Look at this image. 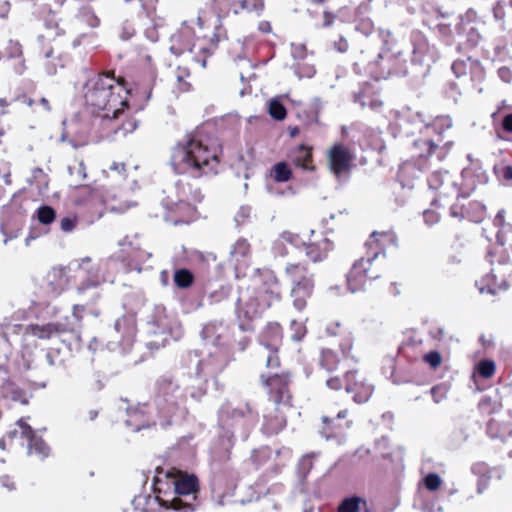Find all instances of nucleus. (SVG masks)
<instances>
[{"label": "nucleus", "mask_w": 512, "mask_h": 512, "mask_svg": "<svg viewBox=\"0 0 512 512\" xmlns=\"http://www.w3.org/2000/svg\"><path fill=\"white\" fill-rule=\"evenodd\" d=\"M131 86L122 75L115 70H104L90 77L84 85L85 105L93 113L106 112L104 118L118 120L129 108L127 95Z\"/></svg>", "instance_id": "f257e3e1"}, {"label": "nucleus", "mask_w": 512, "mask_h": 512, "mask_svg": "<svg viewBox=\"0 0 512 512\" xmlns=\"http://www.w3.org/2000/svg\"><path fill=\"white\" fill-rule=\"evenodd\" d=\"M281 300L282 288L275 273L270 269H256L237 300L236 314L242 322L240 328L244 331L252 329L250 324Z\"/></svg>", "instance_id": "f03ea898"}, {"label": "nucleus", "mask_w": 512, "mask_h": 512, "mask_svg": "<svg viewBox=\"0 0 512 512\" xmlns=\"http://www.w3.org/2000/svg\"><path fill=\"white\" fill-rule=\"evenodd\" d=\"M221 147L208 136L196 132L189 135L174 149L172 163L178 173H190L194 177L216 174L220 164Z\"/></svg>", "instance_id": "7ed1b4c3"}, {"label": "nucleus", "mask_w": 512, "mask_h": 512, "mask_svg": "<svg viewBox=\"0 0 512 512\" xmlns=\"http://www.w3.org/2000/svg\"><path fill=\"white\" fill-rule=\"evenodd\" d=\"M257 420L258 412L249 402H245L238 407H232L230 403H225L219 408L217 425L220 432L218 442L224 449L227 460L230 459L236 435L243 440H247Z\"/></svg>", "instance_id": "20e7f679"}, {"label": "nucleus", "mask_w": 512, "mask_h": 512, "mask_svg": "<svg viewBox=\"0 0 512 512\" xmlns=\"http://www.w3.org/2000/svg\"><path fill=\"white\" fill-rule=\"evenodd\" d=\"M77 277L82 279L77 286L78 293L98 287L102 282L97 269L93 267L91 259L87 257L68 266L52 267L45 276L46 290L52 297H58L68 289L72 280Z\"/></svg>", "instance_id": "39448f33"}, {"label": "nucleus", "mask_w": 512, "mask_h": 512, "mask_svg": "<svg viewBox=\"0 0 512 512\" xmlns=\"http://www.w3.org/2000/svg\"><path fill=\"white\" fill-rule=\"evenodd\" d=\"M185 395L180 386L170 377H162L157 382V395L155 406L157 418L162 426L171 424L173 417L178 413L180 405L184 403Z\"/></svg>", "instance_id": "423d86ee"}, {"label": "nucleus", "mask_w": 512, "mask_h": 512, "mask_svg": "<svg viewBox=\"0 0 512 512\" xmlns=\"http://www.w3.org/2000/svg\"><path fill=\"white\" fill-rule=\"evenodd\" d=\"M284 272L291 282L290 296L293 306L298 311H303L313 294V274L309 272L307 265L302 262L287 264Z\"/></svg>", "instance_id": "0eeeda50"}, {"label": "nucleus", "mask_w": 512, "mask_h": 512, "mask_svg": "<svg viewBox=\"0 0 512 512\" xmlns=\"http://www.w3.org/2000/svg\"><path fill=\"white\" fill-rule=\"evenodd\" d=\"M462 177L461 192L458 194L457 201L450 206V215L478 223L480 203L477 200H469L470 192L474 191L478 185V176L473 175L470 170H464Z\"/></svg>", "instance_id": "6e6552de"}, {"label": "nucleus", "mask_w": 512, "mask_h": 512, "mask_svg": "<svg viewBox=\"0 0 512 512\" xmlns=\"http://www.w3.org/2000/svg\"><path fill=\"white\" fill-rule=\"evenodd\" d=\"M174 492L176 496L172 499H162L160 496H156L159 504L165 508H172L176 511L188 512L194 509L192 502L183 500L182 497L191 498L193 501L196 500L197 493L199 492V480L191 474H180L173 481Z\"/></svg>", "instance_id": "1a4fd4ad"}, {"label": "nucleus", "mask_w": 512, "mask_h": 512, "mask_svg": "<svg viewBox=\"0 0 512 512\" xmlns=\"http://www.w3.org/2000/svg\"><path fill=\"white\" fill-rule=\"evenodd\" d=\"M382 272L383 264L367 254L355 261L347 274L348 289L353 293L364 290L368 283L380 278Z\"/></svg>", "instance_id": "9d476101"}, {"label": "nucleus", "mask_w": 512, "mask_h": 512, "mask_svg": "<svg viewBox=\"0 0 512 512\" xmlns=\"http://www.w3.org/2000/svg\"><path fill=\"white\" fill-rule=\"evenodd\" d=\"M446 121L444 118L436 119L433 124L426 126L425 132L420 137L413 141L410 148L411 160L419 169L427 167L428 160L433 154H437L439 160L444 159L446 153L443 148H439L438 143L429 137V132L435 131L438 125H442Z\"/></svg>", "instance_id": "9b49d317"}, {"label": "nucleus", "mask_w": 512, "mask_h": 512, "mask_svg": "<svg viewBox=\"0 0 512 512\" xmlns=\"http://www.w3.org/2000/svg\"><path fill=\"white\" fill-rule=\"evenodd\" d=\"M262 385L267 389L269 401L276 406L291 408L292 393L290 385L292 383V374L289 371L275 373L271 375H261Z\"/></svg>", "instance_id": "f8f14e48"}, {"label": "nucleus", "mask_w": 512, "mask_h": 512, "mask_svg": "<svg viewBox=\"0 0 512 512\" xmlns=\"http://www.w3.org/2000/svg\"><path fill=\"white\" fill-rule=\"evenodd\" d=\"M211 9L219 18L230 15L259 17L265 10V0H213Z\"/></svg>", "instance_id": "ddd939ff"}, {"label": "nucleus", "mask_w": 512, "mask_h": 512, "mask_svg": "<svg viewBox=\"0 0 512 512\" xmlns=\"http://www.w3.org/2000/svg\"><path fill=\"white\" fill-rule=\"evenodd\" d=\"M283 328L275 321L268 322L263 328L259 343L268 352L266 357V367L268 369H277L280 367L279 349L283 341Z\"/></svg>", "instance_id": "4468645a"}, {"label": "nucleus", "mask_w": 512, "mask_h": 512, "mask_svg": "<svg viewBox=\"0 0 512 512\" xmlns=\"http://www.w3.org/2000/svg\"><path fill=\"white\" fill-rule=\"evenodd\" d=\"M328 414L322 415V427L320 433L326 440L342 436L344 432L352 427L353 420L348 408L336 410L333 406L328 407Z\"/></svg>", "instance_id": "2eb2a0df"}, {"label": "nucleus", "mask_w": 512, "mask_h": 512, "mask_svg": "<svg viewBox=\"0 0 512 512\" xmlns=\"http://www.w3.org/2000/svg\"><path fill=\"white\" fill-rule=\"evenodd\" d=\"M223 38H226V34L220 23L205 25L199 19L198 31L195 32V48L198 54L211 55Z\"/></svg>", "instance_id": "dca6fc26"}, {"label": "nucleus", "mask_w": 512, "mask_h": 512, "mask_svg": "<svg viewBox=\"0 0 512 512\" xmlns=\"http://www.w3.org/2000/svg\"><path fill=\"white\" fill-rule=\"evenodd\" d=\"M25 334L36 337L40 340H50L54 337H61L66 334H76V326L65 317L60 321L48 322L45 324H29L25 326Z\"/></svg>", "instance_id": "f3484780"}, {"label": "nucleus", "mask_w": 512, "mask_h": 512, "mask_svg": "<svg viewBox=\"0 0 512 512\" xmlns=\"http://www.w3.org/2000/svg\"><path fill=\"white\" fill-rule=\"evenodd\" d=\"M354 159L352 150L343 143H335L327 151L329 169L336 177L349 173Z\"/></svg>", "instance_id": "a211bd4d"}, {"label": "nucleus", "mask_w": 512, "mask_h": 512, "mask_svg": "<svg viewBox=\"0 0 512 512\" xmlns=\"http://www.w3.org/2000/svg\"><path fill=\"white\" fill-rule=\"evenodd\" d=\"M428 186L436 192V197L432 200V207L444 206V201L450 196L458 194V189L452 181L448 171H435L428 177Z\"/></svg>", "instance_id": "6ab92c4d"}, {"label": "nucleus", "mask_w": 512, "mask_h": 512, "mask_svg": "<svg viewBox=\"0 0 512 512\" xmlns=\"http://www.w3.org/2000/svg\"><path fill=\"white\" fill-rule=\"evenodd\" d=\"M344 379L345 390L348 394L352 395L354 402L363 404L370 399L374 388L357 370H348L344 375Z\"/></svg>", "instance_id": "aec40b11"}, {"label": "nucleus", "mask_w": 512, "mask_h": 512, "mask_svg": "<svg viewBox=\"0 0 512 512\" xmlns=\"http://www.w3.org/2000/svg\"><path fill=\"white\" fill-rule=\"evenodd\" d=\"M154 407L150 404H138L135 407L127 409V418L125 423L133 431H140L156 425L157 416L153 414Z\"/></svg>", "instance_id": "412c9836"}, {"label": "nucleus", "mask_w": 512, "mask_h": 512, "mask_svg": "<svg viewBox=\"0 0 512 512\" xmlns=\"http://www.w3.org/2000/svg\"><path fill=\"white\" fill-rule=\"evenodd\" d=\"M306 256L314 263L321 262L333 250V242L323 233L311 231L308 241L303 243Z\"/></svg>", "instance_id": "4be33fe9"}, {"label": "nucleus", "mask_w": 512, "mask_h": 512, "mask_svg": "<svg viewBox=\"0 0 512 512\" xmlns=\"http://www.w3.org/2000/svg\"><path fill=\"white\" fill-rule=\"evenodd\" d=\"M397 245V235L393 230L374 231L365 243L367 254H370L377 260H379L380 255L385 256L386 249L396 247Z\"/></svg>", "instance_id": "5701e85b"}, {"label": "nucleus", "mask_w": 512, "mask_h": 512, "mask_svg": "<svg viewBox=\"0 0 512 512\" xmlns=\"http://www.w3.org/2000/svg\"><path fill=\"white\" fill-rule=\"evenodd\" d=\"M164 218L173 225L190 223L196 215V208L188 201L180 200L166 204Z\"/></svg>", "instance_id": "b1692460"}, {"label": "nucleus", "mask_w": 512, "mask_h": 512, "mask_svg": "<svg viewBox=\"0 0 512 512\" xmlns=\"http://www.w3.org/2000/svg\"><path fill=\"white\" fill-rule=\"evenodd\" d=\"M170 41V50L177 56L185 52H191L195 55L198 54L195 48V31L190 26L182 25L181 28L172 35Z\"/></svg>", "instance_id": "393cba45"}, {"label": "nucleus", "mask_w": 512, "mask_h": 512, "mask_svg": "<svg viewBox=\"0 0 512 512\" xmlns=\"http://www.w3.org/2000/svg\"><path fill=\"white\" fill-rule=\"evenodd\" d=\"M227 360L220 353H210L201 359L196 367V375L200 378L217 377L227 367Z\"/></svg>", "instance_id": "a878e982"}, {"label": "nucleus", "mask_w": 512, "mask_h": 512, "mask_svg": "<svg viewBox=\"0 0 512 512\" xmlns=\"http://www.w3.org/2000/svg\"><path fill=\"white\" fill-rule=\"evenodd\" d=\"M77 205L97 210L105 205V193L101 187L80 185L77 188Z\"/></svg>", "instance_id": "bb28decb"}, {"label": "nucleus", "mask_w": 512, "mask_h": 512, "mask_svg": "<svg viewBox=\"0 0 512 512\" xmlns=\"http://www.w3.org/2000/svg\"><path fill=\"white\" fill-rule=\"evenodd\" d=\"M287 407L276 406L270 411H266L263 415L262 432L267 436L277 435L287 425V418L285 415Z\"/></svg>", "instance_id": "cd10ccee"}, {"label": "nucleus", "mask_w": 512, "mask_h": 512, "mask_svg": "<svg viewBox=\"0 0 512 512\" xmlns=\"http://www.w3.org/2000/svg\"><path fill=\"white\" fill-rule=\"evenodd\" d=\"M21 428L22 437L28 441V452L41 458L48 457L50 448L41 436H38L35 430L22 419L18 421Z\"/></svg>", "instance_id": "c85d7f7f"}, {"label": "nucleus", "mask_w": 512, "mask_h": 512, "mask_svg": "<svg viewBox=\"0 0 512 512\" xmlns=\"http://www.w3.org/2000/svg\"><path fill=\"white\" fill-rule=\"evenodd\" d=\"M328 3L329 0H306L307 14L313 19L322 16V28L330 27L337 18V14L329 8Z\"/></svg>", "instance_id": "c756f323"}, {"label": "nucleus", "mask_w": 512, "mask_h": 512, "mask_svg": "<svg viewBox=\"0 0 512 512\" xmlns=\"http://www.w3.org/2000/svg\"><path fill=\"white\" fill-rule=\"evenodd\" d=\"M63 37L64 36L55 34L53 31H43L36 39L38 53L45 58L53 57L55 50L61 48Z\"/></svg>", "instance_id": "7c9ffc66"}, {"label": "nucleus", "mask_w": 512, "mask_h": 512, "mask_svg": "<svg viewBox=\"0 0 512 512\" xmlns=\"http://www.w3.org/2000/svg\"><path fill=\"white\" fill-rule=\"evenodd\" d=\"M354 101L359 103L362 108L368 107L374 111H378L383 106L379 95L369 83H365L359 92L354 95Z\"/></svg>", "instance_id": "2f4dec72"}, {"label": "nucleus", "mask_w": 512, "mask_h": 512, "mask_svg": "<svg viewBox=\"0 0 512 512\" xmlns=\"http://www.w3.org/2000/svg\"><path fill=\"white\" fill-rule=\"evenodd\" d=\"M291 161L294 166L303 170L314 171L312 147L304 144L298 145L291 151Z\"/></svg>", "instance_id": "473e14b6"}, {"label": "nucleus", "mask_w": 512, "mask_h": 512, "mask_svg": "<svg viewBox=\"0 0 512 512\" xmlns=\"http://www.w3.org/2000/svg\"><path fill=\"white\" fill-rule=\"evenodd\" d=\"M156 81V71L148 68L141 72L135 80V88L144 100H149Z\"/></svg>", "instance_id": "72a5a7b5"}, {"label": "nucleus", "mask_w": 512, "mask_h": 512, "mask_svg": "<svg viewBox=\"0 0 512 512\" xmlns=\"http://www.w3.org/2000/svg\"><path fill=\"white\" fill-rule=\"evenodd\" d=\"M1 390L5 399L21 405L29 404L28 393L14 382L7 381L3 384Z\"/></svg>", "instance_id": "f704fd0d"}, {"label": "nucleus", "mask_w": 512, "mask_h": 512, "mask_svg": "<svg viewBox=\"0 0 512 512\" xmlns=\"http://www.w3.org/2000/svg\"><path fill=\"white\" fill-rule=\"evenodd\" d=\"M369 512L367 502L361 497L352 496L345 498L338 506L337 512Z\"/></svg>", "instance_id": "c9c22d12"}, {"label": "nucleus", "mask_w": 512, "mask_h": 512, "mask_svg": "<svg viewBox=\"0 0 512 512\" xmlns=\"http://www.w3.org/2000/svg\"><path fill=\"white\" fill-rule=\"evenodd\" d=\"M341 359L339 355L332 349H322L319 363L322 368L328 372L336 371L339 367Z\"/></svg>", "instance_id": "e433bc0d"}, {"label": "nucleus", "mask_w": 512, "mask_h": 512, "mask_svg": "<svg viewBox=\"0 0 512 512\" xmlns=\"http://www.w3.org/2000/svg\"><path fill=\"white\" fill-rule=\"evenodd\" d=\"M293 176L289 165L284 162H277L270 170V177L277 183L289 181Z\"/></svg>", "instance_id": "4c0bfd02"}, {"label": "nucleus", "mask_w": 512, "mask_h": 512, "mask_svg": "<svg viewBox=\"0 0 512 512\" xmlns=\"http://www.w3.org/2000/svg\"><path fill=\"white\" fill-rule=\"evenodd\" d=\"M173 281L178 288L186 289L193 285L195 277L189 269L180 268L175 270Z\"/></svg>", "instance_id": "58836bf2"}, {"label": "nucleus", "mask_w": 512, "mask_h": 512, "mask_svg": "<svg viewBox=\"0 0 512 512\" xmlns=\"http://www.w3.org/2000/svg\"><path fill=\"white\" fill-rule=\"evenodd\" d=\"M77 17L82 23L88 25L91 28H95L100 24V19L97 17L94 10L89 6L81 7Z\"/></svg>", "instance_id": "ea45409f"}, {"label": "nucleus", "mask_w": 512, "mask_h": 512, "mask_svg": "<svg viewBox=\"0 0 512 512\" xmlns=\"http://www.w3.org/2000/svg\"><path fill=\"white\" fill-rule=\"evenodd\" d=\"M87 311V308L83 304H74L71 308V315L73 318V321L70 319V321L76 326L77 333L71 334L72 336L79 337L80 330L82 328V322L84 319V315Z\"/></svg>", "instance_id": "a19ab883"}, {"label": "nucleus", "mask_w": 512, "mask_h": 512, "mask_svg": "<svg viewBox=\"0 0 512 512\" xmlns=\"http://www.w3.org/2000/svg\"><path fill=\"white\" fill-rule=\"evenodd\" d=\"M268 112L269 115L277 121H282L287 116V110L285 106L277 99H272L269 102Z\"/></svg>", "instance_id": "79ce46f5"}, {"label": "nucleus", "mask_w": 512, "mask_h": 512, "mask_svg": "<svg viewBox=\"0 0 512 512\" xmlns=\"http://www.w3.org/2000/svg\"><path fill=\"white\" fill-rule=\"evenodd\" d=\"M56 218L55 210L48 205L40 206L37 209V219L43 225H49L54 222Z\"/></svg>", "instance_id": "37998d69"}, {"label": "nucleus", "mask_w": 512, "mask_h": 512, "mask_svg": "<svg viewBox=\"0 0 512 512\" xmlns=\"http://www.w3.org/2000/svg\"><path fill=\"white\" fill-rule=\"evenodd\" d=\"M44 31H53L57 35L65 36L66 32L63 28L60 27L56 15L54 12L50 11L45 19H44Z\"/></svg>", "instance_id": "c03bdc74"}, {"label": "nucleus", "mask_w": 512, "mask_h": 512, "mask_svg": "<svg viewBox=\"0 0 512 512\" xmlns=\"http://www.w3.org/2000/svg\"><path fill=\"white\" fill-rule=\"evenodd\" d=\"M279 239L284 242L285 244H290L295 247H299L300 245H303L304 241H302L299 234L291 232V231H283Z\"/></svg>", "instance_id": "a18cd8bd"}, {"label": "nucleus", "mask_w": 512, "mask_h": 512, "mask_svg": "<svg viewBox=\"0 0 512 512\" xmlns=\"http://www.w3.org/2000/svg\"><path fill=\"white\" fill-rule=\"evenodd\" d=\"M399 55H400V52H394L393 49L389 46L388 40H385L384 46H383L381 52L379 53L378 58L380 61L393 60L394 62H398Z\"/></svg>", "instance_id": "49530a36"}, {"label": "nucleus", "mask_w": 512, "mask_h": 512, "mask_svg": "<svg viewBox=\"0 0 512 512\" xmlns=\"http://www.w3.org/2000/svg\"><path fill=\"white\" fill-rule=\"evenodd\" d=\"M431 395L435 403L442 402L448 393V386L445 383H440L431 388Z\"/></svg>", "instance_id": "de8ad7c7"}, {"label": "nucleus", "mask_w": 512, "mask_h": 512, "mask_svg": "<svg viewBox=\"0 0 512 512\" xmlns=\"http://www.w3.org/2000/svg\"><path fill=\"white\" fill-rule=\"evenodd\" d=\"M423 361L432 369H437L442 363V356L438 351L432 350L423 356Z\"/></svg>", "instance_id": "09e8293b"}, {"label": "nucleus", "mask_w": 512, "mask_h": 512, "mask_svg": "<svg viewBox=\"0 0 512 512\" xmlns=\"http://www.w3.org/2000/svg\"><path fill=\"white\" fill-rule=\"evenodd\" d=\"M442 480L436 473H429L424 478V485L429 491H436L440 488Z\"/></svg>", "instance_id": "8fccbe9b"}, {"label": "nucleus", "mask_w": 512, "mask_h": 512, "mask_svg": "<svg viewBox=\"0 0 512 512\" xmlns=\"http://www.w3.org/2000/svg\"><path fill=\"white\" fill-rule=\"evenodd\" d=\"M6 54L9 58L19 59L22 57L23 50L22 46L18 41L10 40L5 49Z\"/></svg>", "instance_id": "3c124183"}, {"label": "nucleus", "mask_w": 512, "mask_h": 512, "mask_svg": "<svg viewBox=\"0 0 512 512\" xmlns=\"http://www.w3.org/2000/svg\"><path fill=\"white\" fill-rule=\"evenodd\" d=\"M291 329L294 331L292 334V339L294 341H300L306 334V327L303 325V323L298 322L296 320H292L290 323Z\"/></svg>", "instance_id": "603ef678"}, {"label": "nucleus", "mask_w": 512, "mask_h": 512, "mask_svg": "<svg viewBox=\"0 0 512 512\" xmlns=\"http://www.w3.org/2000/svg\"><path fill=\"white\" fill-rule=\"evenodd\" d=\"M423 218L428 226H433L440 221V214L434 208H429L424 210Z\"/></svg>", "instance_id": "864d4df0"}, {"label": "nucleus", "mask_w": 512, "mask_h": 512, "mask_svg": "<svg viewBox=\"0 0 512 512\" xmlns=\"http://www.w3.org/2000/svg\"><path fill=\"white\" fill-rule=\"evenodd\" d=\"M77 222L76 216L64 217L60 221V228L63 232H71L76 227Z\"/></svg>", "instance_id": "5fc2aeb1"}, {"label": "nucleus", "mask_w": 512, "mask_h": 512, "mask_svg": "<svg viewBox=\"0 0 512 512\" xmlns=\"http://www.w3.org/2000/svg\"><path fill=\"white\" fill-rule=\"evenodd\" d=\"M250 244L245 239L238 240L234 245V253L240 256H246L249 254Z\"/></svg>", "instance_id": "6e6d98bb"}, {"label": "nucleus", "mask_w": 512, "mask_h": 512, "mask_svg": "<svg viewBox=\"0 0 512 512\" xmlns=\"http://www.w3.org/2000/svg\"><path fill=\"white\" fill-rule=\"evenodd\" d=\"M137 128V121L133 118L126 119L123 121L117 128H115V131L121 130L124 134L131 133Z\"/></svg>", "instance_id": "4d7b16f0"}, {"label": "nucleus", "mask_w": 512, "mask_h": 512, "mask_svg": "<svg viewBox=\"0 0 512 512\" xmlns=\"http://www.w3.org/2000/svg\"><path fill=\"white\" fill-rule=\"evenodd\" d=\"M495 372V363L492 360H482V378H488Z\"/></svg>", "instance_id": "13d9d810"}, {"label": "nucleus", "mask_w": 512, "mask_h": 512, "mask_svg": "<svg viewBox=\"0 0 512 512\" xmlns=\"http://www.w3.org/2000/svg\"><path fill=\"white\" fill-rule=\"evenodd\" d=\"M326 385L328 388H330L332 390H340L343 387L345 388V380L343 381L338 376L330 377L327 379Z\"/></svg>", "instance_id": "bf43d9fd"}, {"label": "nucleus", "mask_w": 512, "mask_h": 512, "mask_svg": "<svg viewBox=\"0 0 512 512\" xmlns=\"http://www.w3.org/2000/svg\"><path fill=\"white\" fill-rule=\"evenodd\" d=\"M273 249H274L275 254L280 257H286L289 254V252L285 246V243L282 242L280 239H278L275 242Z\"/></svg>", "instance_id": "052dcab7"}, {"label": "nucleus", "mask_w": 512, "mask_h": 512, "mask_svg": "<svg viewBox=\"0 0 512 512\" xmlns=\"http://www.w3.org/2000/svg\"><path fill=\"white\" fill-rule=\"evenodd\" d=\"M189 76H190V72L187 69L181 68V67L177 68L176 78H177L178 82L183 83L184 85H187L185 79Z\"/></svg>", "instance_id": "680f3d73"}, {"label": "nucleus", "mask_w": 512, "mask_h": 512, "mask_svg": "<svg viewBox=\"0 0 512 512\" xmlns=\"http://www.w3.org/2000/svg\"><path fill=\"white\" fill-rule=\"evenodd\" d=\"M10 12V3L7 0L0 1V18H7Z\"/></svg>", "instance_id": "e2e57ef3"}, {"label": "nucleus", "mask_w": 512, "mask_h": 512, "mask_svg": "<svg viewBox=\"0 0 512 512\" xmlns=\"http://www.w3.org/2000/svg\"><path fill=\"white\" fill-rule=\"evenodd\" d=\"M478 377H480V361L474 363L473 373H472V376H471L472 380L475 383L476 390L479 389Z\"/></svg>", "instance_id": "0e129e2a"}, {"label": "nucleus", "mask_w": 512, "mask_h": 512, "mask_svg": "<svg viewBox=\"0 0 512 512\" xmlns=\"http://www.w3.org/2000/svg\"><path fill=\"white\" fill-rule=\"evenodd\" d=\"M17 60L18 61H17V63L14 66V70H15L16 74L22 75L27 70V67H26L25 61H24V59H22V57L17 59Z\"/></svg>", "instance_id": "69168bd1"}, {"label": "nucleus", "mask_w": 512, "mask_h": 512, "mask_svg": "<svg viewBox=\"0 0 512 512\" xmlns=\"http://www.w3.org/2000/svg\"><path fill=\"white\" fill-rule=\"evenodd\" d=\"M505 289V281L503 279H500L499 281H495L493 286H489L487 288V292L491 294H495L497 289Z\"/></svg>", "instance_id": "338daca9"}, {"label": "nucleus", "mask_w": 512, "mask_h": 512, "mask_svg": "<svg viewBox=\"0 0 512 512\" xmlns=\"http://www.w3.org/2000/svg\"><path fill=\"white\" fill-rule=\"evenodd\" d=\"M503 127L506 131L512 132V114H508L504 117Z\"/></svg>", "instance_id": "774afa93"}]
</instances>
